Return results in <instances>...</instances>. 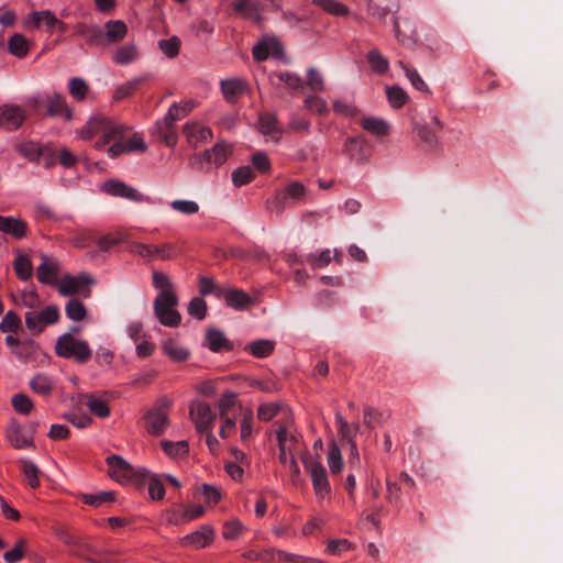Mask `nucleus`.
<instances>
[{"instance_id": "aec40b11", "label": "nucleus", "mask_w": 563, "mask_h": 563, "mask_svg": "<svg viewBox=\"0 0 563 563\" xmlns=\"http://www.w3.org/2000/svg\"><path fill=\"white\" fill-rule=\"evenodd\" d=\"M46 110L49 117H64L65 121L73 119V109L68 106L65 96L54 93L46 99Z\"/></svg>"}, {"instance_id": "cd10ccee", "label": "nucleus", "mask_w": 563, "mask_h": 563, "mask_svg": "<svg viewBox=\"0 0 563 563\" xmlns=\"http://www.w3.org/2000/svg\"><path fill=\"white\" fill-rule=\"evenodd\" d=\"M85 398L86 406L92 415L102 419L110 416V407L107 400L96 396L95 394H87L85 395Z\"/></svg>"}, {"instance_id": "9b49d317", "label": "nucleus", "mask_w": 563, "mask_h": 563, "mask_svg": "<svg viewBox=\"0 0 563 563\" xmlns=\"http://www.w3.org/2000/svg\"><path fill=\"white\" fill-rule=\"evenodd\" d=\"M342 153L353 162L362 164L368 161L371 148L362 136H349L343 143Z\"/></svg>"}, {"instance_id": "864d4df0", "label": "nucleus", "mask_w": 563, "mask_h": 563, "mask_svg": "<svg viewBox=\"0 0 563 563\" xmlns=\"http://www.w3.org/2000/svg\"><path fill=\"white\" fill-rule=\"evenodd\" d=\"M139 85H140L139 79H133V80H130V81H126V82L120 85L114 90L113 100L121 101V100H124V99L131 97L137 90Z\"/></svg>"}, {"instance_id": "1a4fd4ad", "label": "nucleus", "mask_w": 563, "mask_h": 563, "mask_svg": "<svg viewBox=\"0 0 563 563\" xmlns=\"http://www.w3.org/2000/svg\"><path fill=\"white\" fill-rule=\"evenodd\" d=\"M42 24H44L45 31L51 35L56 32H59L63 34L67 31L66 23L63 22L62 20H59L49 10L34 11L24 21V26L26 29H32V30L40 29Z\"/></svg>"}, {"instance_id": "09e8293b", "label": "nucleus", "mask_w": 563, "mask_h": 563, "mask_svg": "<svg viewBox=\"0 0 563 563\" xmlns=\"http://www.w3.org/2000/svg\"><path fill=\"white\" fill-rule=\"evenodd\" d=\"M223 287L219 286L212 278L201 276L199 278V292L201 296H208L213 294L217 298H221L223 295Z\"/></svg>"}, {"instance_id": "0eeeda50", "label": "nucleus", "mask_w": 563, "mask_h": 563, "mask_svg": "<svg viewBox=\"0 0 563 563\" xmlns=\"http://www.w3.org/2000/svg\"><path fill=\"white\" fill-rule=\"evenodd\" d=\"M306 471L310 474L312 487L318 498L324 499L331 496V485L324 466L311 457L302 459Z\"/></svg>"}, {"instance_id": "ddd939ff", "label": "nucleus", "mask_w": 563, "mask_h": 563, "mask_svg": "<svg viewBox=\"0 0 563 563\" xmlns=\"http://www.w3.org/2000/svg\"><path fill=\"white\" fill-rule=\"evenodd\" d=\"M25 120L24 110L18 104H3L0 107V128L7 131L18 130Z\"/></svg>"}, {"instance_id": "e2e57ef3", "label": "nucleus", "mask_w": 563, "mask_h": 563, "mask_svg": "<svg viewBox=\"0 0 563 563\" xmlns=\"http://www.w3.org/2000/svg\"><path fill=\"white\" fill-rule=\"evenodd\" d=\"M305 107L311 111V112H314V113H318V114H324L328 112V106H327V102L316 96V95H312V96H308L305 100Z\"/></svg>"}, {"instance_id": "58836bf2", "label": "nucleus", "mask_w": 563, "mask_h": 563, "mask_svg": "<svg viewBox=\"0 0 563 563\" xmlns=\"http://www.w3.org/2000/svg\"><path fill=\"white\" fill-rule=\"evenodd\" d=\"M367 62L373 71L380 75L387 73L389 68L388 59L376 48L371 49L367 53Z\"/></svg>"}, {"instance_id": "a18cd8bd", "label": "nucleus", "mask_w": 563, "mask_h": 563, "mask_svg": "<svg viewBox=\"0 0 563 563\" xmlns=\"http://www.w3.org/2000/svg\"><path fill=\"white\" fill-rule=\"evenodd\" d=\"M328 465L333 475L339 474L343 468L341 451L335 442H331L328 450Z\"/></svg>"}, {"instance_id": "5fc2aeb1", "label": "nucleus", "mask_w": 563, "mask_h": 563, "mask_svg": "<svg viewBox=\"0 0 563 563\" xmlns=\"http://www.w3.org/2000/svg\"><path fill=\"white\" fill-rule=\"evenodd\" d=\"M159 139L169 147H173L177 143V133L173 124H166L165 121L157 124Z\"/></svg>"}, {"instance_id": "7ed1b4c3", "label": "nucleus", "mask_w": 563, "mask_h": 563, "mask_svg": "<svg viewBox=\"0 0 563 563\" xmlns=\"http://www.w3.org/2000/svg\"><path fill=\"white\" fill-rule=\"evenodd\" d=\"M172 405L170 399L163 396L157 399L154 408L143 415V428L150 435L161 437L169 426L167 410Z\"/></svg>"}, {"instance_id": "a211bd4d", "label": "nucleus", "mask_w": 563, "mask_h": 563, "mask_svg": "<svg viewBox=\"0 0 563 563\" xmlns=\"http://www.w3.org/2000/svg\"><path fill=\"white\" fill-rule=\"evenodd\" d=\"M214 538V530L210 526H202L199 530L185 536L181 539L184 547H191L194 549H202L208 547Z\"/></svg>"}, {"instance_id": "052dcab7", "label": "nucleus", "mask_w": 563, "mask_h": 563, "mask_svg": "<svg viewBox=\"0 0 563 563\" xmlns=\"http://www.w3.org/2000/svg\"><path fill=\"white\" fill-rule=\"evenodd\" d=\"M21 324V320L19 316L13 311H8L0 322V331L5 332H16Z\"/></svg>"}, {"instance_id": "0e129e2a", "label": "nucleus", "mask_w": 563, "mask_h": 563, "mask_svg": "<svg viewBox=\"0 0 563 563\" xmlns=\"http://www.w3.org/2000/svg\"><path fill=\"white\" fill-rule=\"evenodd\" d=\"M384 422V416L382 412L373 407H366L364 409V424L367 428H375Z\"/></svg>"}, {"instance_id": "680f3d73", "label": "nucleus", "mask_w": 563, "mask_h": 563, "mask_svg": "<svg viewBox=\"0 0 563 563\" xmlns=\"http://www.w3.org/2000/svg\"><path fill=\"white\" fill-rule=\"evenodd\" d=\"M179 45L180 41L176 36L158 41L159 49L169 58H173L178 54Z\"/></svg>"}, {"instance_id": "2f4dec72", "label": "nucleus", "mask_w": 563, "mask_h": 563, "mask_svg": "<svg viewBox=\"0 0 563 563\" xmlns=\"http://www.w3.org/2000/svg\"><path fill=\"white\" fill-rule=\"evenodd\" d=\"M80 500L88 506L98 508L104 504H110L115 500L113 492H99L96 494H81Z\"/></svg>"}, {"instance_id": "bb28decb", "label": "nucleus", "mask_w": 563, "mask_h": 563, "mask_svg": "<svg viewBox=\"0 0 563 563\" xmlns=\"http://www.w3.org/2000/svg\"><path fill=\"white\" fill-rule=\"evenodd\" d=\"M31 48V42L21 33H14L8 41V51L18 58H24Z\"/></svg>"}, {"instance_id": "b1692460", "label": "nucleus", "mask_w": 563, "mask_h": 563, "mask_svg": "<svg viewBox=\"0 0 563 563\" xmlns=\"http://www.w3.org/2000/svg\"><path fill=\"white\" fill-rule=\"evenodd\" d=\"M206 340L208 347L214 353L233 349L232 343L225 338L224 333L218 329H209L206 333Z\"/></svg>"}, {"instance_id": "338daca9", "label": "nucleus", "mask_w": 563, "mask_h": 563, "mask_svg": "<svg viewBox=\"0 0 563 563\" xmlns=\"http://www.w3.org/2000/svg\"><path fill=\"white\" fill-rule=\"evenodd\" d=\"M307 86L312 91H321L323 90V78L318 69L310 67L307 70Z\"/></svg>"}, {"instance_id": "5701e85b", "label": "nucleus", "mask_w": 563, "mask_h": 563, "mask_svg": "<svg viewBox=\"0 0 563 563\" xmlns=\"http://www.w3.org/2000/svg\"><path fill=\"white\" fill-rule=\"evenodd\" d=\"M221 298L225 300V303L235 309V310H243L246 308L251 302L252 298L249 294L241 289L232 288V289H223V295H221Z\"/></svg>"}, {"instance_id": "f8f14e48", "label": "nucleus", "mask_w": 563, "mask_h": 563, "mask_svg": "<svg viewBox=\"0 0 563 563\" xmlns=\"http://www.w3.org/2000/svg\"><path fill=\"white\" fill-rule=\"evenodd\" d=\"M100 191L104 195L126 199L130 201H139L140 199V194L136 188L131 187L124 181L115 178L104 180L100 185Z\"/></svg>"}, {"instance_id": "412c9836", "label": "nucleus", "mask_w": 563, "mask_h": 563, "mask_svg": "<svg viewBox=\"0 0 563 563\" xmlns=\"http://www.w3.org/2000/svg\"><path fill=\"white\" fill-rule=\"evenodd\" d=\"M183 131L188 142L194 146H197L200 143H206L213 136L210 128L195 122L186 123Z\"/></svg>"}, {"instance_id": "e433bc0d", "label": "nucleus", "mask_w": 563, "mask_h": 563, "mask_svg": "<svg viewBox=\"0 0 563 563\" xmlns=\"http://www.w3.org/2000/svg\"><path fill=\"white\" fill-rule=\"evenodd\" d=\"M137 57V47L135 45H123L112 54V60L117 65H128Z\"/></svg>"}, {"instance_id": "a19ab883", "label": "nucleus", "mask_w": 563, "mask_h": 563, "mask_svg": "<svg viewBox=\"0 0 563 563\" xmlns=\"http://www.w3.org/2000/svg\"><path fill=\"white\" fill-rule=\"evenodd\" d=\"M152 285L156 290H158V294H175L174 286L169 277L162 271L153 269Z\"/></svg>"}, {"instance_id": "79ce46f5", "label": "nucleus", "mask_w": 563, "mask_h": 563, "mask_svg": "<svg viewBox=\"0 0 563 563\" xmlns=\"http://www.w3.org/2000/svg\"><path fill=\"white\" fill-rule=\"evenodd\" d=\"M22 464V472L23 475L29 484V486L33 489L38 488L41 485L40 482V470L38 467L32 462L27 460H23L21 462Z\"/></svg>"}, {"instance_id": "a878e982", "label": "nucleus", "mask_w": 563, "mask_h": 563, "mask_svg": "<svg viewBox=\"0 0 563 563\" xmlns=\"http://www.w3.org/2000/svg\"><path fill=\"white\" fill-rule=\"evenodd\" d=\"M104 37L107 43H118L122 41L128 33L126 24L121 20H110L104 24Z\"/></svg>"}, {"instance_id": "bf43d9fd", "label": "nucleus", "mask_w": 563, "mask_h": 563, "mask_svg": "<svg viewBox=\"0 0 563 563\" xmlns=\"http://www.w3.org/2000/svg\"><path fill=\"white\" fill-rule=\"evenodd\" d=\"M26 545V541L24 539H20L15 545L7 551L3 555V559L7 563H18L24 558V549Z\"/></svg>"}, {"instance_id": "4468645a", "label": "nucleus", "mask_w": 563, "mask_h": 563, "mask_svg": "<svg viewBox=\"0 0 563 563\" xmlns=\"http://www.w3.org/2000/svg\"><path fill=\"white\" fill-rule=\"evenodd\" d=\"M42 263L37 266L36 277L41 284L56 286L59 283L58 274L60 269L59 262L48 257L47 255H42Z\"/></svg>"}, {"instance_id": "c03bdc74", "label": "nucleus", "mask_w": 563, "mask_h": 563, "mask_svg": "<svg viewBox=\"0 0 563 563\" xmlns=\"http://www.w3.org/2000/svg\"><path fill=\"white\" fill-rule=\"evenodd\" d=\"M65 312L68 319L73 321H82L87 316L85 305L78 299H70L65 306Z\"/></svg>"}, {"instance_id": "c9c22d12", "label": "nucleus", "mask_w": 563, "mask_h": 563, "mask_svg": "<svg viewBox=\"0 0 563 563\" xmlns=\"http://www.w3.org/2000/svg\"><path fill=\"white\" fill-rule=\"evenodd\" d=\"M312 3L335 16H345L350 13V9L345 4L335 0H312Z\"/></svg>"}, {"instance_id": "4d7b16f0", "label": "nucleus", "mask_w": 563, "mask_h": 563, "mask_svg": "<svg viewBox=\"0 0 563 563\" xmlns=\"http://www.w3.org/2000/svg\"><path fill=\"white\" fill-rule=\"evenodd\" d=\"M11 402L14 410L22 415H29L34 406L32 399L24 394H15Z\"/></svg>"}, {"instance_id": "c756f323", "label": "nucleus", "mask_w": 563, "mask_h": 563, "mask_svg": "<svg viewBox=\"0 0 563 563\" xmlns=\"http://www.w3.org/2000/svg\"><path fill=\"white\" fill-rule=\"evenodd\" d=\"M30 387L35 394L47 398L54 389V382L45 374H36L30 380Z\"/></svg>"}, {"instance_id": "13d9d810", "label": "nucleus", "mask_w": 563, "mask_h": 563, "mask_svg": "<svg viewBox=\"0 0 563 563\" xmlns=\"http://www.w3.org/2000/svg\"><path fill=\"white\" fill-rule=\"evenodd\" d=\"M188 313L198 320H203L207 314V303L201 297H195L188 305Z\"/></svg>"}, {"instance_id": "f03ea898", "label": "nucleus", "mask_w": 563, "mask_h": 563, "mask_svg": "<svg viewBox=\"0 0 563 563\" xmlns=\"http://www.w3.org/2000/svg\"><path fill=\"white\" fill-rule=\"evenodd\" d=\"M55 353L59 357L74 358L80 364L87 363L92 354L88 342L78 340L70 333H65L57 339Z\"/></svg>"}, {"instance_id": "8fccbe9b", "label": "nucleus", "mask_w": 563, "mask_h": 563, "mask_svg": "<svg viewBox=\"0 0 563 563\" xmlns=\"http://www.w3.org/2000/svg\"><path fill=\"white\" fill-rule=\"evenodd\" d=\"M361 125L366 131L376 135H385L388 132L386 122L378 118H364L361 121Z\"/></svg>"}, {"instance_id": "f3484780", "label": "nucleus", "mask_w": 563, "mask_h": 563, "mask_svg": "<svg viewBox=\"0 0 563 563\" xmlns=\"http://www.w3.org/2000/svg\"><path fill=\"white\" fill-rule=\"evenodd\" d=\"M232 5L236 13L256 23L261 22L260 12L267 7L266 3L258 0H235Z\"/></svg>"}, {"instance_id": "37998d69", "label": "nucleus", "mask_w": 563, "mask_h": 563, "mask_svg": "<svg viewBox=\"0 0 563 563\" xmlns=\"http://www.w3.org/2000/svg\"><path fill=\"white\" fill-rule=\"evenodd\" d=\"M38 350L37 344L33 340H25L20 342L16 349L12 350V353L23 362H27L34 358Z\"/></svg>"}, {"instance_id": "9d476101", "label": "nucleus", "mask_w": 563, "mask_h": 563, "mask_svg": "<svg viewBox=\"0 0 563 563\" xmlns=\"http://www.w3.org/2000/svg\"><path fill=\"white\" fill-rule=\"evenodd\" d=\"M106 463L108 466V475L119 484L128 485L132 483L137 475L135 468L119 455H109L106 459Z\"/></svg>"}, {"instance_id": "603ef678", "label": "nucleus", "mask_w": 563, "mask_h": 563, "mask_svg": "<svg viewBox=\"0 0 563 563\" xmlns=\"http://www.w3.org/2000/svg\"><path fill=\"white\" fill-rule=\"evenodd\" d=\"M386 93L393 108H401L408 99L406 91L398 86L387 87Z\"/></svg>"}, {"instance_id": "6e6d98bb", "label": "nucleus", "mask_w": 563, "mask_h": 563, "mask_svg": "<svg viewBox=\"0 0 563 563\" xmlns=\"http://www.w3.org/2000/svg\"><path fill=\"white\" fill-rule=\"evenodd\" d=\"M255 177L250 166H242L232 173V181L236 187L244 186L252 181Z\"/></svg>"}, {"instance_id": "f704fd0d", "label": "nucleus", "mask_w": 563, "mask_h": 563, "mask_svg": "<svg viewBox=\"0 0 563 563\" xmlns=\"http://www.w3.org/2000/svg\"><path fill=\"white\" fill-rule=\"evenodd\" d=\"M13 268L16 276L23 282L29 280L33 275V265L26 255L19 254L13 262Z\"/></svg>"}, {"instance_id": "dca6fc26", "label": "nucleus", "mask_w": 563, "mask_h": 563, "mask_svg": "<svg viewBox=\"0 0 563 563\" xmlns=\"http://www.w3.org/2000/svg\"><path fill=\"white\" fill-rule=\"evenodd\" d=\"M29 231L27 223L15 217L0 216V232L8 234L15 240H21L26 236Z\"/></svg>"}, {"instance_id": "ea45409f", "label": "nucleus", "mask_w": 563, "mask_h": 563, "mask_svg": "<svg viewBox=\"0 0 563 563\" xmlns=\"http://www.w3.org/2000/svg\"><path fill=\"white\" fill-rule=\"evenodd\" d=\"M416 132L420 141L428 145L430 148H434L438 145V132L428 123L417 124Z\"/></svg>"}, {"instance_id": "2eb2a0df", "label": "nucleus", "mask_w": 563, "mask_h": 563, "mask_svg": "<svg viewBox=\"0 0 563 563\" xmlns=\"http://www.w3.org/2000/svg\"><path fill=\"white\" fill-rule=\"evenodd\" d=\"M189 415L194 420L196 429L199 433L208 432V430H211L214 417L208 404H192L190 406Z\"/></svg>"}, {"instance_id": "de8ad7c7", "label": "nucleus", "mask_w": 563, "mask_h": 563, "mask_svg": "<svg viewBox=\"0 0 563 563\" xmlns=\"http://www.w3.org/2000/svg\"><path fill=\"white\" fill-rule=\"evenodd\" d=\"M260 126L261 131L264 134L271 135L272 137H275L277 141L279 139V129L277 128V120L276 117L269 113L262 114L260 117Z\"/></svg>"}, {"instance_id": "c85d7f7f", "label": "nucleus", "mask_w": 563, "mask_h": 563, "mask_svg": "<svg viewBox=\"0 0 563 563\" xmlns=\"http://www.w3.org/2000/svg\"><path fill=\"white\" fill-rule=\"evenodd\" d=\"M164 353L175 362H185L190 356V351L179 345L175 340H165L162 344Z\"/></svg>"}, {"instance_id": "72a5a7b5", "label": "nucleus", "mask_w": 563, "mask_h": 563, "mask_svg": "<svg viewBox=\"0 0 563 563\" xmlns=\"http://www.w3.org/2000/svg\"><path fill=\"white\" fill-rule=\"evenodd\" d=\"M161 448L163 449L164 453L168 455L169 457H179L184 456L189 451V445L186 440L173 442L168 440H162L159 442Z\"/></svg>"}, {"instance_id": "473e14b6", "label": "nucleus", "mask_w": 563, "mask_h": 563, "mask_svg": "<svg viewBox=\"0 0 563 563\" xmlns=\"http://www.w3.org/2000/svg\"><path fill=\"white\" fill-rule=\"evenodd\" d=\"M274 349L275 342L266 339L253 341L245 347L246 351L258 358L267 357L273 353Z\"/></svg>"}, {"instance_id": "39448f33", "label": "nucleus", "mask_w": 563, "mask_h": 563, "mask_svg": "<svg viewBox=\"0 0 563 563\" xmlns=\"http://www.w3.org/2000/svg\"><path fill=\"white\" fill-rule=\"evenodd\" d=\"M231 153L230 146L224 142H218L211 150L201 154H195L189 158L191 168L200 172H207L212 166H221Z\"/></svg>"}, {"instance_id": "774afa93", "label": "nucleus", "mask_w": 563, "mask_h": 563, "mask_svg": "<svg viewBox=\"0 0 563 563\" xmlns=\"http://www.w3.org/2000/svg\"><path fill=\"white\" fill-rule=\"evenodd\" d=\"M275 44L273 40L264 38L262 42L256 44L253 47V57L257 62H263L267 59L269 52H271V45Z\"/></svg>"}, {"instance_id": "4be33fe9", "label": "nucleus", "mask_w": 563, "mask_h": 563, "mask_svg": "<svg viewBox=\"0 0 563 563\" xmlns=\"http://www.w3.org/2000/svg\"><path fill=\"white\" fill-rule=\"evenodd\" d=\"M246 84L241 79H225L221 81V91L225 101L235 103L245 92Z\"/></svg>"}, {"instance_id": "423d86ee", "label": "nucleus", "mask_w": 563, "mask_h": 563, "mask_svg": "<svg viewBox=\"0 0 563 563\" xmlns=\"http://www.w3.org/2000/svg\"><path fill=\"white\" fill-rule=\"evenodd\" d=\"M306 194L307 190L301 183H290L284 190L276 192V195L267 201V208L272 212L282 213L290 202L303 201Z\"/></svg>"}, {"instance_id": "4c0bfd02", "label": "nucleus", "mask_w": 563, "mask_h": 563, "mask_svg": "<svg viewBox=\"0 0 563 563\" xmlns=\"http://www.w3.org/2000/svg\"><path fill=\"white\" fill-rule=\"evenodd\" d=\"M335 422L338 424L339 434L349 442L353 450L356 451V443L354 442L353 437L354 433L360 430V424L356 423L352 429L340 413L335 415Z\"/></svg>"}, {"instance_id": "7c9ffc66", "label": "nucleus", "mask_w": 563, "mask_h": 563, "mask_svg": "<svg viewBox=\"0 0 563 563\" xmlns=\"http://www.w3.org/2000/svg\"><path fill=\"white\" fill-rule=\"evenodd\" d=\"M87 81L80 77H73L68 81V91L71 98L77 102H82L89 93Z\"/></svg>"}, {"instance_id": "69168bd1", "label": "nucleus", "mask_w": 563, "mask_h": 563, "mask_svg": "<svg viewBox=\"0 0 563 563\" xmlns=\"http://www.w3.org/2000/svg\"><path fill=\"white\" fill-rule=\"evenodd\" d=\"M236 404V394L233 391H227L222 395L219 401V411L221 417H230L231 409Z\"/></svg>"}, {"instance_id": "6ab92c4d", "label": "nucleus", "mask_w": 563, "mask_h": 563, "mask_svg": "<svg viewBox=\"0 0 563 563\" xmlns=\"http://www.w3.org/2000/svg\"><path fill=\"white\" fill-rule=\"evenodd\" d=\"M136 233V230L121 228L114 232H110L97 240L100 251L107 252L121 242H129Z\"/></svg>"}, {"instance_id": "f257e3e1", "label": "nucleus", "mask_w": 563, "mask_h": 563, "mask_svg": "<svg viewBox=\"0 0 563 563\" xmlns=\"http://www.w3.org/2000/svg\"><path fill=\"white\" fill-rule=\"evenodd\" d=\"M76 137L82 141L95 140L93 148L106 152L112 159L141 148V135L137 132L103 114L91 115L76 131Z\"/></svg>"}, {"instance_id": "3c124183", "label": "nucleus", "mask_w": 563, "mask_h": 563, "mask_svg": "<svg viewBox=\"0 0 563 563\" xmlns=\"http://www.w3.org/2000/svg\"><path fill=\"white\" fill-rule=\"evenodd\" d=\"M170 247L167 244L163 245H147L143 244V258H161V260H167L170 258Z\"/></svg>"}, {"instance_id": "393cba45", "label": "nucleus", "mask_w": 563, "mask_h": 563, "mask_svg": "<svg viewBox=\"0 0 563 563\" xmlns=\"http://www.w3.org/2000/svg\"><path fill=\"white\" fill-rule=\"evenodd\" d=\"M146 481L150 497L153 500H162L165 496L164 478L150 474L143 468V483Z\"/></svg>"}, {"instance_id": "20e7f679", "label": "nucleus", "mask_w": 563, "mask_h": 563, "mask_svg": "<svg viewBox=\"0 0 563 563\" xmlns=\"http://www.w3.org/2000/svg\"><path fill=\"white\" fill-rule=\"evenodd\" d=\"M178 298L176 294H158L154 300V314L158 321L169 328H176L181 322V316L176 310Z\"/></svg>"}, {"instance_id": "49530a36", "label": "nucleus", "mask_w": 563, "mask_h": 563, "mask_svg": "<svg viewBox=\"0 0 563 563\" xmlns=\"http://www.w3.org/2000/svg\"><path fill=\"white\" fill-rule=\"evenodd\" d=\"M8 439L15 449H24L31 446L33 443L32 438L24 434L18 427L11 428L8 431Z\"/></svg>"}, {"instance_id": "6e6552de", "label": "nucleus", "mask_w": 563, "mask_h": 563, "mask_svg": "<svg viewBox=\"0 0 563 563\" xmlns=\"http://www.w3.org/2000/svg\"><path fill=\"white\" fill-rule=\"evenodd\" d=\"M95 284V279L86 274L77 276L65 274L57 284V290L60 296L67 297L79 294L85 298L90 297V286Z\"/></svg>"}]
</instances>
